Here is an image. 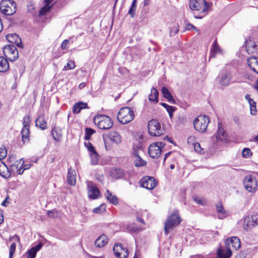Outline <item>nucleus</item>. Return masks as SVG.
Masks as SVG:
<instances>
[{
    "label": "nucleus",
    "instance_id": "f257e3e1",
    "mask_svg": "<svg viewBox=\"0 0 258 258\" xmlns=\"http://www.w3.org/2000/svg\"><path fill=\"white\" fill-rule=\"evenodd\" d=\"M135 117L134 110L129 107L121 108L117 113L118 121L122 124H126L132 121Z\"/></svg>",
    "mask_w": 258,
    "mask_h": 258
},
{
    "label": "nucleus",
    "instance_id": "f03ea898",
    "mask_svg": "<svg viewBox=\"0 0 258 258\" xmlns=\"http://www.w3.org/2000/svg\"><path fill=\"white\" fill-rule=\"evenodd\" d=\"M94 123L101 130L110 129L113 125V121L108 116L103 114L96 115L94 117Z\"/></svg>",
    "mask_w": 258,
    "mask_h": 258
},
{
    "label": "nucleus",
    "instance_id": "7ed1b4c3",
    "mask_svg": "<svg viewBox=\"0 0 258 258\" xmlns=\"http://www.w3.org/2000/svg\"><path fill=\"white\" fill-rule=\"evenodd\" d=\"M181 222V218L177 211H174L165 222L164 231L166 234H168L170 230L174 227L178 225Z\"/></svg>",
    "mask_w": 258,
    "mask_h": 258
},
{
    "label": "nucleus",
    "instance_id": "20e7f679",
    "mask_svg": "<svg viewBox=\"0 0 258 258\" xmlns=\"http://www.w3.org/2000/svg\"><path fill=\"white\" fill-rule=\"evenodd\" d=\"M16 3L11 0H3L0 3V9L5 15L11 16L16 12Z\"/></svg>",
    "mask_w": 258,
    "mask_h": 258
},
{
    "label": "nucleus",
    "instance_id": "39448f33",
    "mask_svg": "<svg viewBox=\"0 0 258 258\" xmlns=\"http://www.w3.org/2000/svg\"><path fill=\"white\" fill-rule=\"evenodd\" d=\"M148 132L151 136L156 137L164 135L165 131L160 123L155 119L150 120L148 124Z\"/></svg>",
    "mask_w": 258,
    "mask_h": 258
},
{
    "label": "nucleus",
    "instance_id": "423d86ee",
    "mask_svg": "<svg viewBox=\"0 0 258 258\" xmlns=\"http://www.w3.org/2000/svg\"><path fill=\"white\" fill-rule=\"evenodd\" d=\"M210 122L209 118L206 115H200L196 117L193 122L195 130L199 132L204 133Z\"/></svg>",
    "mask_w": 258,
    "mask_h": 258
},
{
    "label": "nucleus",
    "instance_id": "0eeeda50",
    "mask_svg": "<svg viewBox=\"0 0 258 258\" xmlns=\"http://www.w3.org/2000/svg\"><path fill=\"white\" fill-rule=\"evenodd\" d=\"M235 74L230 71H224L221 72L217 78L218 82L222 86H227L231 83L236 82L234 79Z\"/></svg>",
    "mask_w": 258,
    "mask_h": 258
},
{
    "label": "nucleus",
    "instance_id": "6e6552de",
    "mask_svg": "<svg viewBox=\"0 0 258 258\" xmlns=\"http://www.w3.org/2000/svg\"><path fill=\"white\" fill-rule=\"evenodd\" d=\"M189 7L193 11L201 10V13L203 14V15L195 16V18L197 19H202L204 16L207 9L206 3L203 0H190Z\"/></svg>",
    "mask_w": 258,
    "mask_h": 258
},
{
    "label": "nucleus",
    "instance_id": "1a4fd4ad",
    "mask_svg": "<svg viewBox=\"0 0 258 258\" xmlns=\"http://www.w3.org/2000/svg\"><path fill=\"white\" fill-rule=\"evenodd\" d=\"M243 183L245 188L249 192H255L258 186L257 180L256 177L251 175L244 177Z\"/></svg>",
    "mask_w": 258,
    "mask_h": 258
},
{
    "label": "nucleus",
    "instance_id": "9d476101",
    "mask_svg": "<svg viewBox=\"0 0 258 258\" xmlns=\"http://www.w3.org/2000/svg\"><path fill=\"white\" fill-rule=\"evenodd\" d=\"M3 52L7 59L11 61H15L19 56L18 51L13 45H6L3 48Z\"/></svg>",
    "mask_w": 258,
    "mask_h": 258
},
{
    "label": "nucleus",
    "instance_id": "9b49d317",
    "mask_svg": "<svg viewBox=\"0 0 258 258\" xmlns=\"http://www.w3.org/2000/svg\"><path fill=\"white\" fill-rule=\"evenodd\" d=\"M227 140V135L223 127L221 121L218 122V130L215 135L212 137L213 142L224 143Z\"/></svg>",
    "mask_w": 258,
    "mask_h": 258
},
{
    "label": "nucleus",
    "instance_id": "f8f14e48",
    "mask_svg": "<svg viewBox=\"0 0 258 258\" xmlns=\"http://www.w3.org/2000/svg\"><path fill=\"white\" fill-rule=\"evenodd\" d=\"M165 146V144L163 142H156L151 144L149 147V156L152 158H157Z\"/></svg>",
    "mask_w": 258,
    "mask_h": 258
},
{
    "label": "nucleus",
    "instance_id": "ddd939ff",
    "mask_svg": "<svg viewBox=\"0 0 258 258\" xmlns=\"http://www.w3.org/2000/svg\"><path fill=\"white\" fill-rule=\"evenodd\" d=\"M24 160L21 158L20 160H16L12 163L10 166L9 170L11 174L17 173L18 174H22L23 170H22V166L24 164Z\"/></svg>",
    "mask_w": 258,
    "mask_h": 258
},
{
    "label": "nucleus",
    "instance_id": "4468645a",
    "mask_svg": "<svg viewBox=\"0 0 258 258\" xmlns=\"http://www.w3.org/2000/svg\"><path fill=\"white\" fill-rule=\"evenodd\" d=\"M258 221V218L256 216H248L244 219L243 227V229L248 231L252 227L256 226Z\"/></svg>",
    "mask_w": 258,
    "mask_h": 258
},
{
    "label": "nucleus",
    "instance_id": "2eb2a0df",
    "mask_svg": "<svg viewBox=\"0 0 258 258\" xmlns=\"http://www.w3.org/2000/svg\"><path fill=\"white\" fill-rule=\"evenodd\" d=\"M115 255L118 258H127L128 253L126 248L121 244L115 243L113 248Z\"/></svg>",
    "mask_w": 258,
    "mask_h": 258
},
{
    "label": "nucleus",
    "instance_id": "dca6fc26",
    "mask_svg": "<svg viewBox=\"0 0 258 258\" xmlns=\"http://www.w3.org/2000/svg\"><path fill=\"white\" fill-rule=\"evenodd\" d=\"M225 244L227 246V249L225 252H227L228 250L232 252L231 249V246L235 250L239 249L241 246L240 240L237 237L228 238L225 241Z\"/></svg>",
    "mask_w": 258,
    "mask_h": 258
},
{
    "label": "nucleus",
    "instance_id": "f3484780",
    "mask_svg": "<svg viewBox=\"0 0 258 258\" xmlns=\"http://www.w3.org/2000/svg\"><path fill=\"white\" fill-rule=\"evenodd\" d=\"M140 183L143 187L148 189H152L156 185L155 179L151 176L143 177L140 180Z\"/></svg>",
    "mask_w": 258,
    "mask_h": 258
},
{
    "label": "nucleus",
    "instance_id": "a211bd4d",
    "mask_svg": "<svg viewBox=\"0 0 258 258\" xmlns=\"http://www.w3.org/2000/svg\"><path fill=\"white\" fill-rule=\"evenodd\" d=\"M87 183L89 198L92 199H97L100 193L99 189L92 181H87Z\"/></svg>",
    "mask_w": 258,
    "mask_h": 258
},
{
    "label": "nucleus",
    "instance_id": "6ab92c4d",
    "mask_svg": "<svg viewBox=\"0 0 258 258\" xmlns=\"http://www.w3.org/2000/svg\"><path fill=\"white\" fill-rule=\"evenodd\" d=\"M6 38L10 42L15 44L18 47H23L21 39L17 34H8L6 36Z\"/></svg>",
    "mask_w": 258,
    "mask_h": 258
},
{
    "label": "nucleus",
    "instance_id": "aec40b11",
    "mask_svg": "<svg viewBox=\"0 0 258 258\" xmlns=\"http://www.w3.org/2000/svg\"><path fill=\"white\" fill-rule=\"evenodd\" d=\"M124 174V171L120 168H113L109 170L110 176L115 179L122 178Z\"/></svg>",
    "mask_w": 258,
    "mask_h": 258
},
{
    "label": "nucleus",
    "instance_id": "412c9836",
    "mask_svg": "<svg viewBox=\"0 0 258 258\" xmlns=\"http://www.w3.org/2000/svg\"><path fill=\"white\" fill-rule=\"evenodd\" d=\"M245 48L248 53H254L257 51V45L255 42L250 39L245 40Z\"/></svg>",
    "mask_w": 258,
    "mask_h": 258
},
{
    "label": "nucleus",
    "instance_id": "4be33fe9",
    "mask_svg": "<svg viewBox=\"0 0 258 258\" xmlns=\"http://www.w3.org/2000/svg\"><path fill=\"white\" fill-rule=\"evenodd\" d=\"M43 244L40 242L35 246L32 247L27 253V258H35L37 252L42 248Z\"/></svg>",
    "mask_w": 258,
    "mask_h": 258
},
{
    "label": "nucleus",
    "instance_id": "5701e85b",
    "mask_svg": "<svg viewBox=\"0 0 258 258\" xmlns=\"http://www.w3.org/2000/svg\"><path fill=\"white\" fill-rule=\"evenodd\" d=\"M108 242V239L107 236L103 234L96 239L95 244L98 247H102L107 244Z\"/></svg>",
    "mask_w": 258,
    "mask_h": 258
},
{
    "label": "nucleus",
    "instance_id": "b1692460",
    "mask_svg": "<svg viewBox=\"0 0 258 258\" xmlns=\"http://www.w3.org/2000/svg\"><path fill=\"white\" fill-rule=\"evenodd\" d=\"M247 64L254 72L258 74V58L256 57L248 58Z\"/></svg>",
    "mask_w": 258,
    "mask_h": 258
},
{
    "label": "nucleus",
    "instance_id": "393cba45",
    "mask_svg": "<svg viewBox=\"0 0 258 258\" xmlns=\"http://www.w3.org/2000/svg\"><path fill=\"white\" fill-rule=\"evenodd\" d=\"M67 182L68 183L74 186L76 184V174L75 171L72 169L71 168L69 169L67 175Z\"/></svg>",
    "mask_w": 258,
    "mask_h": 258
},
{
    "label": "nucleus",
    "instance_id": "a878e982",
    "mask_svg": "<svg viewBox=\"0 0 258 258\" xmlns=\"http://www.w3.org/2000/svg\"><path fill=\"white\" fill-rule=\"evenodd\" d=\"M53 0H44L45 5L41 9L39 12L40 15H45L51 9L52 6L50 4Z\"/></svg>",
    "mask_w": 258,
    "mask_h": 258
},
{
    "label": "nucleus",
    "instance_id": "bb28decb",
    "mask_svg": "<svg viewBox=\"0 0 258 258\" xmlns=\"http://www.w3.org/2000/svg\"><path fill=\"white\" fill-rule=\"evenodd\" d=\"M161 92L164 97L166 98L170 103L175 104V100L173 98L170 92L166 87H163L161 89Z\"/></svg>",
    "mask_w": 258,
    "mask_h": 258
},
{
    "label": "nucleus",
    "instance_id": "cd10ccee",
    "mask_svg": "<svg viewBox=\"0 0 258 258\" xmlns=\"http://www.w3.org/2000/svg\"><path fill=\"white\" fill-rule=\"evenodd\" d=\"M9 63L6 58L0 57V72L5 73L9 69Z\"/></svg>",
    "mask_w": 258,
    "mask_h": 258
},
{
    "label": "nucleus",
    "instance_id": "c85d7f7f",
    "mask_svg": "<svg viewBox=\"0 0 258 258\" xmlns=\"http://www.w3.org/2000/svg\"><path fill=\"white\" fill-rule=\"evenodd\" d=\"M36 125L44 130L47 128V122L44 115H40L36 120Z\"/></svg>",
    "mask_w": 258,
    "mask_h": 258
},
{
    "label": "nucleus",
    "instance_id": "c756f323",
    "mask_svg": "<svg viewBox=\"0 0 258 258\" xmlns=\"http://www.w3.org/2000/svg\"><path fill=\"white\" fill-rule=\"evenodd\" d=\"M109 138L112 142L116 144H119L121 141L120 135L116 132L110 133Z\"/></svg>",
    "mask_w": 258,
    "mask_h": 258
},
{
    "label": "nucleus",
    "instance_id": "7c9ffc66",
    "mask_svg": "<svg viewBox=\"0 0 258 258\" xmlns=\"http://www.w3.org/2000/svg\"><path fill=\"white\" fill-rule=\"evenodd\" d=\"M217 212L220 214V215L219 216V218L223 219L225 218L227 215V212L224 209L223 206L221 202H219L216 205Z\"/></svg>",
    "mask_w": 258,
    "mask_h": 258
},
{
    "label": "nucleus",
    "instance_id": "2f4dec72",
    "mask_svg": "<svg viewBox=\"0 0 258 258\" xmlns=\"http://www.w3.org/2000/svg\"><path fill=\"white\" fill-rule=\"evenodd\" d=\"M149 100L151 102L157 103L158 101V92L155 88H152L151 91V94L149 95Z\"/></svg>",
    "mask_w": 258,
    "mask_h": 258
},
{
    "label": "nucleus",
    "instance_id": "473e14b6",
    "mask_svg": "<svg viewBox=\"0 0 258 258\" xmlns=\"http://www.w3.org/2000/svg\"><path fill=\"white\" fill-rule=\"evenodd\" d=\"M105 197L107 200L114 205L118 204V202L117 197L115 195H113L109 190L106 191Z\"/></svg>",
    "mask_w": 258,
    "mask_h": 258
},
{
    "label": "nucleus",
    "instance_id": "72a5a7b5",
    "mask_svg": "<svg viewBox=\"0 0 258 258\" xmlns=\"http://www.w3.org/2000/svg\"><path fill=\"white\" fill-rule=\"evenodd\" d=\"M51 134L54 140L57 142L60 141L62 134L59 128L54 127L51 131Z\"/></svg>",
    "mask_w": 258,
    "mask_h": 258
},
{
    "label": "nucleus",
    "instance_id": "f704fd0d",
    "mask_svg": "<svg viewBox=\"0 0 258 258\" xmlns=\"http://www.w3.org/2000/svg\"><path fill=\"white\" fill-rule=\"evenodd\" d=\"M220 52V48L218 45L217 40H215L213 44V47L211 50L210 57H214L216 54Z\"/></svg>",
    "mask_w": 258,
    "mask_h": 258
},
{
    "label": "nucleus",
    "instance_id": "c9c22d12",
    "mask_svg": "<svg viewBox=\"0 0 258 258\" xmlns=\"http://www.w3.org/2000/svg\"><path fill=\"white\" fill-rule=\"evenodd\" d=\"M179 31V25L177 23L173 24L169 27V35L171 37L175 36Z\"/></svg>",
    "mask_w": 258,
    "mask_h": 258
},
{
    "label": "nucleus",
    "instance_id": "e433bc0d",
    "mask_svg": "<svg viewBox=\"0 0 258 258\" xmlns=\"http://www.w3.org/2000/svg\"><path fill=\"white\" fill-rule=\"evenodd\" d=\"M22 141L25 143L26 140H28L29 136V127H23L21 131Z\"/></svg>",
    "mask_w": 258,
    "mask_h": 258
},
{
    "label": "nucleus",
    "instance_id": "4c0bfd02",
    "mask_svg": "<svg viewBox=\"0 0 258 258\" xmlns=\"http://www.w3.org/2000/svg\"><path fill=\"white\" fill-rule=\"evenodd\" d=\"M90 156L91 159V164L93 165L97 164L98 163L99 156L96 151L90 153Z\"/></svg>",
    "mask_w": 258,
    "mask_h": 258
},
{
    "label": "nucleus",
    "instance_id": "58836bf2",
    "mask_svg": "<svg viewBox=\"0 0 258 258\" xmlns=\"http://www.w3.org/2000/svg\"><path fill=\"white\" fill-rule=\"evenodd\" d=\"M146 161L143 160L141 157H137L134 160V164L136 167L143 166L146 165Z\"/></svg>",
    "mask_w": 258,
    "mask_h": 258
},
{
    "label": "nucleus",
    "instance_id": "ea45409f",
    "mask_svg": "<svg viewBox=\"0 0 258 258\" xmlns=\"http://www.w3.org/2000/svg\"><path fill=\"white\" fill-rule=\"evenodd\" d=\"M136 4L137 0H133L131 7L128 12V14H129L132 18H133L135 14L136 10Z\"/></svg>",
    "mask_w": 258,
    "mask_h": 258
},
{
    "label": "nucleus",
    "instance_id": "a19ab883",
    "mask_svg": "<svg viewBox=\"0 0 258 258\" xmlns=\"http://www.w3.org/2000/svg\"><path fill=\"white\" fill-rule=\"evenodd\" d=\"M0 175L5 178H8L11 176V173L7 167V169H1Z\"/></svg>",
    "mask_w": 258,
    "mask_h": 258
},
{
    "label": "nucleus",
    "instance_id": "79ce46f5",
    "mask_svg": "<svg viewBox=\"0 0 258 258\" xmlns=\"http://www.w3.org/2000/svg\"><path fill=\"white\" fill-rule=\"evenodd\" d=\"M95 133V131L91 128H86L85 130V139L89 140L91 136Z\"/></svg>",
    "mask_w": 258,
    "mask_h": 258
},
{
    "label": "nucleus",
    "instance_id": "37998d69",
    "mask_svg": "<svg viewBox=\"0 0 258 258\" xmlns=\"http://www.w3.org/2000/svg\"><path fill=\"white\" fill-rule=\"evenodd\" d=\"M194 201L199 205L205 206L207 204V201L204 198H201L197 196L193 197Z\"/></svg>",
    "mask_w": 258,
    "mask_h": 258
},
{
    "label": "nucleus",
    "instance_id": "c03bdc74",
    "mask_svg": "<svg viewBox=\"0 0 258 258\" xmlns=\"http://www.w3.org/2000/svg\"><path fill=\"white\" fill-rule=\"evenodd\" d=\"M106 210V205L102 204L100 206L94 208L93 210V212L95 213L100 214L105 212Z\"/></svg>",
    "mask_w": 258,
    "mask_h": 258
},
{
    "label": "nucleus",
    "instance_id": "a18cd8bd",
    "mask_svg": "<svg viewBox=\"0 0 258 258\" xmlns=\"http://www.w3.org/2000/svg\"><path fill=\"white\" fill-rule=\"evenodd\" d=\"M194 149L195 151L201 154H204L205 153L204 149L203 148H202L201 147V145L199 143H196L194 144Z\"/></svg>",
    "mask_w": 258,
    "mask_h": 258
},
{
    "label": "nucleus",
    "instance_id": "49530a36",
    "mask_svg": "<svg viewBox=\"0 0 258 258\" xmlns=\"http://www.w3.org/2000/svg\"><path fill=\"white\" fill-rule=\"evenodd\" d=\"M7 152L5 147L2 146L0 147V160H3L6 157Z\"/></svg>",
    "mask_w": 258,
    "mask_h": 258
},
{
    "label": "nucleus",
    "instance_id": "de8ad7c7",
    "mask_svg": "<svg viewBox=\"0 0 258 258\" xmlns=\"http://www.w3.org/2000/svg\"><path fill=\"white\" fill-rule=\"evenodd\" d=\"M16 248V244L15 243H12L10 247V252H9V258H12L13 256V254L15 251Z\"/></svg>",
    "mask_w": 258,
    "mask_h": 258
},
{
    "label": "nucleus",
    "instance_id": "09e8293b",
    "mask_svg": "<svg viewBox=\"0 0 258 258\" xmlns=\"http://www.w3.org/2000/svg\"><path fill=\"white\" fill-rule=\"evenodd\" d=\"M84 145L90 153L95 151L94 147L90 142L85 143Z\"/></svg>",
    "mask_w": 258,
    "mask_h": 258
},
{
    "label": "nucleus",
    "instance_id": "8fccbe9b",
    "mask_svg": "<svg viewBox=\"0 0 258 258\" xmlns=\"http://www.w3.org/2000/svg\"><path fill=\"white\" fill-rule=\"evenodd\" d=\"M30 119L29 116L25 115L23 118V127H29Z\"/></svg>",
    "mask_w": 258,
    "mask_h": 258
},
{
    "label": "nucleus",
    "instance_id": "3c124183",
    "mask_svg": "<svg viewBox=\"0 0 258 258\" xmlns=\"http://www.w3.org/2000/svg\"><path fill=\"white\" fill-rule=\"evenodd\" d=\"M242 156L244 157L247 158L251 156V150L248 148H244L242 151Z\"/></svg>",
    "mask_w": 258,
    "mask_h": 258
},
{
    "label": "nucleus",
    "instance_id": "603ef678",
    "mask_svg": "<svg viewBox=\"0 0 258 258\" xmlns=\"http://www.w3.org/2000/svg\"><path fill=\"white\" fill-rule=\"evenodd\" d=\"M250 107V112L251 114H254L256 111V103L252 100V102L249 103Z\"/></svg>",
    "mask_w": 258,
    "mask_h": 258
},
{
    "label": "nucleus",
    "instance_id": "864d4df0",
    "mask_svg": "<svg viewBox=\"0 0 258 258\" xmlns=\"http://www.w3.org/2000/svg\"><path fill=\"white\" fill-rule=\"evenodd\" d=\"M186 30H194L200 33V31L198 30L195 26H194L192 24L188 23L186 25L185 27Z\"/></svg>",
    "mask_w": 258,
    "mask_h": 258
},
{
    "label": "nucleus",
    "instance_id": "5fc2aeb1",
    "mask_svg": "<svg viewBox=\"0 0 258 258\" xmlns=\"http://www.w3.org/2000/svg\"><path fill=\"white\" fill-rule=\"evenodd\" d=\"M159 104L164 107L166 109L167 111H171V110L176 108L174 106H170L165 103L161 102Z\"/></svg>",
    "mask_w": 258,
    "mask_h": 258
},
{
    "label": "nucleus",
    "instance_id": "6e6d98bb",
    "mask_svg": "<svg viewBox=\"0 0 258 258\" xmlns=\"http://www.w3.org/2000/svg\"><path fill=\"white\" fill-rule=\"evenodd\" d=\"M67 67L69 70L74 69L75 68V64L74 61L72 60H68L67 64Z\"/></svg>",
    "mask_w": 258,
    "mask_h": 258
},
{
    "label": "nucleus",
    "instance_id": "4d7b16f0",
    "mask_svg": "<svg viewBox=\"0 0 258 258\" xmlns=\"http://www.w3.org/2000/svg\"><path fill=\"white\" fill-rule=\"evenodd\" d=\"M47 215L49 217L52 218H55L57 215V211L54 210L48 211Z\"/></svg>",
    "mask_w": 258,
    "mask_h": 258
},
{
    "label": "nucleus",
    "instance_id": "13d9d810",
    "mask_svg": "<svg viewBox=\"0 0 258 258\" xmlns=\"http://www.w3.org/2000/svg\"><path fill=\"white\" fill-rule=\"evenodd\" d=\"M70 41L68 39H66L62 41L61 44V48L62 49H66L68 48Z\"/></svg>",
    "mask_w": 258,
    "mask_h": 258
},
{
    "label": "nucleus",
    "instance_id": "bf43d9fd",
    "mask_svg": "<svg viewBox=\"0 0 258 258\" xmlns=\"http://www.w3.org/2000/svg\"><path fill=\"white\" fill-rule=\"evenodd\" d=\"M81 110L78 103H76L73 106V112L75 113H79Z\"/></svg>",
    "mask_w": 258,
    "mask_h": 258
},
{
    "label": "nucleus",
    "instance_id": "052dcab7",
    "mask_svg": "<svg viewBox=\"0 0 258 258\" xmlns=\"http://www.w3.org/2000/svg\"><path fill=\"white\" fill-rule=\"evenodd\" d=\"M16 157L15 155H11L9 158V160L10 162L13 163L15 161H16Z\"/></svg>",
    "mask_w": 258,
    "mask_h": 258
},
{
    "label": "nucleus",
    "instance_id": "680f3d73",
    "mask_svg": "<svg viewBox=\"0 0 258 258\" xmlns=\"http://www.w3.org/2000/svg\"><path fill=\"white\" fill-rule=\"evenodd\" d=\"M78 104H79L81 110L83 109L88 108V105L86 103L80 102V103H78Z\"/></svg>",
    "mask_w": 258,
    "mask_h": 258
},
{
    "label": "nucleus",
    "instance_id": "e2e57ef3",
    "mask_svg": "<svg viewBox=\"0 0 258 258\" xmlns=\"http://www.w3.org/2000/svg\"><path fill=\"white\" fill-rule=\"evenodd\" d=\"M245 256V254L243 252H240L239 253L236 254L235 258H244Z\"/></svg>",
    "mask_w": 258,
    "mask_h": 258
},
{
    "label": "nucleus",
    "instance_id": "0e129e2a",
    "mask_svg": "<svg viewBox=\"0 0 258 258\" xmlns=\"http://www.w3.org/2000/svg\"><path fill=\"white\" fill-rule=\"evenodd\" d=\"M195 137H189L187 139V143L188 144H194L195 143H193L192 142L194 141Z\"/></svg>",
    "mask_w": 258,
    "mask_h": 258
},
{
    "label": "nucleus",
    "instance_id": "69168bd1",
    "mask_svg": "<svg viewBox=\"0 0 258 258\" xmlns=\"http://www.w3.org/2000/svg\"><path fill=\"white\" fill-rule=\"evenodd\" d=\"M176 109V108L171 110V111H167L168 113H169V117L170 118H172V116H173V112L175 111V110Z\"/></svg>",
    "mask_w": 258,
    "mask_h": 258
},
{
    "label": "nucleus",
    "instance_id": "338daca9",
    "mask_svg": "<svg viewBox=\"0 0 258 258\" xmlns=\"http://www.w3.org/2000/svg\"><path fill=\"white\" fill-rule=\"evenodd\" d=\"M30 167V165L29 164H26V165H24L22 166V170H23V171L25 170H26V169H29V168Z\"/></svg>",
    "mask_w": 258,
    "mask_h": 258
},
{
    "label": "nucleus",
    "instance_id": "774afa93",
    "mask_svg": "<svg viewBox=\"0 0 258 258\" xmlns=\"http://www.w3.org/2000/svg\"><path fill=\"white\" fill-rule=\"evenodd\" d=\"M133 155H134V156L135 157V159L137 158V157H140L139 156V155L138 151L137 150H134V151Z\"/></svg>",
    "mask_w": 258,
    "mask_h": 258
}]
</instances>
